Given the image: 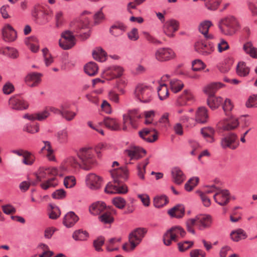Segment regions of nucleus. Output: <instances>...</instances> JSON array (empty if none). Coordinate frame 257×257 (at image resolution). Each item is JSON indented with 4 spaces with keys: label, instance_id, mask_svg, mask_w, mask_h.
<instances>
[{
    "label": "nucleus",
    "instance_id": "obj_58",
    "mask_svg": "<svg viewBox=\"0 0 257 257\" xmlns=\"http://www.w3.org/2000/svg\"><path fill=\"white\" fill-rule=\"evenodd\" d=\"M199 182V178L198 177H194L191 178L185 184V189L187 191H191L194 188L197 186Z\"/></svg>",
    "mask_w": 257,
    "mask_h": 257
},
{
    "label": "nucleus",
    "instance_id": "obj_54",
    "mask_svg": "<svg viewBox=\"0 0 257 257\" xmlns=\"http://www.w3.org/2000/svg\"><path fill=\"white\" fill-rule=\"evenodd\" d=\"M57 138L60 143L65 144L68 141V132L66 130H63L58 132Z\"/></svg>",
    "mask_w": 257,
    "mask_h": 257
},
{
    "label": "nucleus",
    "instance_id": "obj_63",
    "mask_svg": "<svg viewBox=\"0 0 257 257\" xmlns=\"http://www.w3.org/2000/svg\"><path fill=\"white\" fill-rule=\"evenodd\" d=\"M3 53L12 58H16L18 56V52L17 50L13 48L6 47L3 49Z\"/></svg>",
    "mask_w": 257,
    "mask_h": 257
},
{
    "label": "nucleus",
    "instance_id": "obj_44",
    "mask_svg": "<svg viewBox=\"0 0 257 257\" xmlns=\"http://www.w3.org/2000/svg\"><path fill=\"white\" fill-rule=\"evenodd\" d=\"M120 241V238H112L109 239L105 243L107 251L111 252L118 250V247L116 245V243Z\"/></svg>",
    "mask_w": 257,
    "mask_h": 257
},
{
    "label": "nucleus",
    "instance_id": "obj_57",
    "mask_svg": "<svg viewBox=\"0 0 257 257\" xmlns=\"http://www.w3.org/2000/svg\"><path fill=\"white\" fill-rule=\"evenodd\" d=\"M24 130L31 134L37 133L39 131V126L38 123L31 122L26 124Z\"/></svg>",
    "mask_w": 257,
    "mask_h": 257
},
{
    "label": "nucleus",
    "instance_id": "obj_39",
    "mask_svg": "<svg viewBox=\"0 0 257 257\" xmlns=\"http://www.w3.org/2000/svg\"><path fill=\"white\" fill-rule=\"evenodd\" d=\"M60 108L62 109L61 116L67 121L72 120L76 115V113L67 109L68 106L65 105H61Z\"/></svg>",
    "mask_w": 257,
    "mask_h": 257
},
{
    "label": "nucleus",
    "instance_id": "obj_18",
    "mask_svg": "<svg viewBox=\"0 0 257 257\" xmlns=\"http://www.w3.org/2000/svg\"><path fill=\"white\" fill-rule=\"evenodd\" d=\"M125 154L131 160H138L142 158L146 153L143 149L136 146H131L125 151Z\"/></svg>",
    "mask_w": 257,
    "mask_h": 257
},
{
    "label": "nucleus",
    "instance_id": "obj_64",
    "mask_svg": "<svg viewBox=\"0 0 257 257\" xmlns=\"http://www.w3.org/2000/svg\"><path fill=\"white\" fill-rule=\"evenodd\" d=\"M51 212L49 214V217L52 219H56L59 217L60 215V211L59 208L53 204L49 205Z\"/></svg>",
    "mask_w": 257,
    "mask_h": 257
},
{
    "label": "nucleus",
    "instance_id": "obj_29",
    "mask_svg": "<svg viewBox=\"0 0 257 257\" xmlns=\"http://www.w3.org/2000/svg\"><path fill=\"white\" fill-rule=\"evenodd\" d=\"M171 175L173 181L176 184H181L185 179V176L182 171L178 167L172 169Z\"/></svg>",
    "mask_w": 257,
    "mask_h": 257
},
{
    "label": "nucleus",
    "instance_id": "obj_60",
    "mask_svg": "<svg viewBox=\"0 0 257 257\" xmlns=\"http://www.w3.org/2000/svg\"><path fill=\"white\" fill-rule=\"evenodd\" d=\"M42 52L45 65L46 66H49L53 62V58L49 53V50L47 48H44L42 50Z\"/></svg>",
    "mask_w": 257,
    "mask_h": 257
},
{
    "label": "nucleus",
    "instance_id": "obj_42",
    "mask_svg": "<svg viewBox=\"0 0 257 257\" xmlns=\"http://www.w3.org/2000/svg\"><path fill=\"white\" fill-rule=\"evenodd\" d=\"M230 235L231 239L234 241H238L241 239H245L247 236L244 231L240 228L232 231Z\"/></svg>",
    "mask_w": 257,
    "mask_h": 257
},
{
    "label": "nucleus",
    "instance_id": "obj_21",
    "mask_svg": "<svg viewBox=\"0 0 257 257\" xmlns=\"http://www.w3.org/2000/svg\"><path fill=\"white\" fill-rule=\"evenodd\" d=\"M10 107L16 110L26 109L28 107V103L19 96L12 97L9 101Z\"/></svg>",
    "mask_w": 257,
    "mask_h": 257
},
{
    "label": "nucleus",
    "instance_id": "obj_45",
    "mask_svg": "<svg viewBox=\"0 0 257 257\" xmlns=\"http://www.w3.org/2000/svg\"><path fill=\"white\" fill-rule=\"evenodd\" d=\"M93 57L94 59L100 62H104L106 60V53L101 48H96L92 53Z\"/></svg>",
    "mask_w": 257,
    "mask_h": 257
},
{
    "label": "nucleus",
    "instance_id": "obj_14",
    "mask_svg": "<svg viewBox=\"0 0 257 257\" xmlns=\"http://www.w3.org/2000/svg\"><path fill=\"white\" fill-rule=\"evenodd\" d=\"M194 48L196 52L204 56L209 55L214 50V46L212 43H207L202 40L196 42L195 44Z\"/></svg>",
    "mask_w": 257,
    "mask_h": 257
},
{
    "label": "nucleus",
    "instance_id": "obj_17",
    "mask_svg": "<svg viewBox=\"0 0 257 257\" xmlns=\"http://www.w3.org/2000/svg\"><path fill=\"white\" fill-rule=\"evenodd\" d=\"M85 182L90 189L97 190L101 187L102 179L95 174L89 173L86 176Z\"/></svg>",
    "mask_w": 257,
    "mask_h": 257
},
{
    "label": "nucleus",
    "instance_id": "obj_23",
    "mask_svg": "<svg viewBox=\"0 0 257 257\" xmlns=\"http://www.w3.org/2000/svg\"><path fill=\"white\" fill-rule=\"evenodd\" d=\"M81 163H79L77 160L74 157H69L67 158L63 164L60 167V175H62V173L69 170V166L75 168L78 166L80 167Z\"/></svg>",
    "mask_w": 257,
    "mask_h": 257
},
{
    "label": "nucleus",
    "instance_id": "obj_16",
    "mask_svg": "<svg viewBox=\"0 0 257 257\" xmlns=\"http://www.w3.org/2000/svg\"><path fill=\"white\" fill-rule=\"evenodd\" d=\"M194 95L191 90L186 89L176 100V105L180 106L188 105L194 102Z\"/></svg>",
    "mask_w": 257,
    "mask_h": 257
},
{
    "label": "nucleus",
    "instance_id": "obj_33",
    "mask_svg": "<svg viewBox=\"0 0 257 257\" xmlns=\"http://www.w3.org/2000/svg\"><path fill=\"white\" fill-rule=\"evenodd\" d=\"M44 146L41 150V152L46 156L49 161H55V157L54 155V151L51 144L48 141H43Z\"/></svg>",
    "mask_w": 257,
    "mask_h": 257
},
{
    "label": "nucleus",
    "instance_id": "obj_62",
    "mask_svg": "<svg viewBox=\"0 0 257 257\" xmlns=\"http://www.w3.org/2000/svg\"><path fill=\"white\" fill-rule=\"evenodd\" d=\"M127 82L126 79L124 78L119 79L116 82V88L121 94H123L125 92L124 88L127 85Z\"/></svg>",
    "mask_w": 257,
    "mask_h": 257
},
{
    "label": "nucleus",
    "instance_id": "obj_55",
    "mask_svg": "<svg viewBox=\"0 0 257 257\" xmlns=\"http://www.w3.org/2000/svg\"><path fill=\"white\" fill-rule=\"evenodd\" d=\"M149 163V159L145 160L144 162L139 164L138 166V176L141 179H144V174L146 172V167Z\"/></svg>",
    "mask_w": 257,
    "mask_h": 257
},
{
    "label": "nucleus",
    "instance_id": "obj_13",
    "mask_svg": "<svg viewBox=\"0 0 257 257\" xmlns=\"http://www.w3.org/2000/svg\"><path fill=\"white\" fill-rule=\"evenodd\" d=\"M90 18L91 13L90 12L87 11L83 12L80 16L79 20L74 24V32L78 33L79 30L88 29Z\"/></svg>",
    "mask_w": 257,
    "mask_h": 257
},
{
    "label": "nucleus",
    "instance_id": "obj_22",
    "mask_svg": "<svg viewBox=\"0 0 257 257\" xmlns=\"http://www.w3.org/2000/svg\"><path fill=\"white\" fill-rule=\"evenodd\" d=\"M214 201L221 206L227 204L229 201V192L226 190L219 189L213 195Z\"/></svg>",
    "mask_w": 257,
    "mask_h": 257
},
{
    "label": "nucleus",
    "instance_id": "obj_2",
    "mask_svg": "<svg viewBox=\"0 0 257 257\" xmlns=\"http://www.w3.org/2000/svg\"><path fill=\"white\" fill-rule=\"evenodd\" d=\"M147 230L144 228H138L134 230L128 236V242L124 243L122 249L126 251H131L141 242L144 237Z\"/></svg>",
    "mask_w": 257,
    "mask_h": 257
},
{
    "label": "nucleus",
    "instance_id": "obj_32",
    "mask_svg": "<svg viewBox=\"0 0 257 257\" xmlns=\"http://www.w3.org/2000/svg\"><path fill=\"white\" fill-rule=\"evenodd\" d=\"M107 209L106 204L104 202L97 201L90 206L89 211L91 214L97 215L103 213Z\"/></svg>",
    "mask_w": 257,
    "mask_h": 257
},
{
    "label": "nucleus",
    "instance_id": "obj_50",
    "mask_svg": "<svg viewBox=\"0 0 257 257\" xmlns=\"http://www.w3.org/2000/svg\"><path fill=\"white\" fill-rule=\"evenodd\" d=\"M243 50L253 58H257V48L253 47L250 42H247L243 45Z\"/></svg>",
    "mask_w": 257,
    "mask_h": 257
},
{
    "label": "nucleus",
    "instance_id": "obj_27",
    "mask_svg": "<svg viewBox=\"0 0 257 257\" xmlns=\"http://www.w3.org/2000/svg\"><path fill=\"white\" fill-rule=\"evenodd\" d=\"M41 75L38 73L33 72L27 75L25 78L26 84L30 87L37 86L41 82Z\"/></svg>",
    "mask_w": 257,
    "mask_h": 257
},
{
    "label": "nucleus",
    "instance_id": "obj_41",
    "mask_svg": "<svg viewBox=\"0 0 257 257\" xmlns=\"http://www.w3.org/2000/svg\"><path fill=\"white\" fill-rule=\"evenodd\" d=\"M150 130L147 128L144 129L139 132V136L143 140L148 142H155L157 139V136L155 134L151 135Z\"/></svg>",
    "mask_w": 257,
    "mask_h": 257
},
{
    "label": "nucleus",
    "instance_id": "obj_52",
    "mask_svg": "<svg viewBox=\"0 0 257 257\" xmlns=\"http://www.w3.org/2000/svg\"><path fill=\"white\" fill-rule=\"evenodd\" d=\"M185 224L187 231L193 234H195V231L194 227L195 226H197V220H196V217L188 219L186 221Z\"/></svg>",
    "mask_w": 257,
    "mask_h": 257
},
{
    "label": "nucleus",
    "instance_id": "obj_40",
    "mask_svg": "<svg viewBox=\"0 0 257 257\" xmlns=\"http://www.w3.org/2000/svg\"><path fill=\"white\" fill-rule=\"evenodd\" d=\"M41 182L40 187L45 190H48L50 188L55 187L57 186L58 183L57 179L54 177L44 180Z\"/></svg>",
    "mask_w": 257,
    "mask_h": 257
},
{
    "label": "nucleus",
    "instance_id": "obj_6",
    "mask_svg": "<svg viewBox=\"0 0 257 257\" xmlns=\"http://www.w3.org/2000/svg\"><path fill=\"white\" fill-rule=\"evenodd\" d=\"M185 234V231L181 227H172L164 234V243L167 246H170L172 242L177 241L180 238L184 237Z\"/></svg>",
    "mask_w": 257,
    "mask_h": 257
},
{
    "label": "nucleus",
    "instance_id": "obj_10",
    "mask_svg": "<svg viewBox=\"0 0 257 257\" xmlns=\"http://www.w3.org/2000/svg\"><path fill=\"white\" fill-rule=\"evenodd\" d=\"M61 38L59 40V46L64 50L72 48L76 43V39L73 33L69 30L64 31L61 33Z\"/></svg>",
    "mask_w": 257,
    "mask_h": 257
},
{
    "label": "nucleus",
    "instance_id": "obj_8",
    "mask_svg": "<svg viewBox=\"0 0 257 257\" xmlns=\"http://www.w3.org/2000/svg\"><path fill=\"white\" fill-rule=\"evenodd\" d=\"M141 117V115L137 109L128 110L126 113L122 115L123 118V131H126L127 126L125 124L126 122L129 120L130 125L133 128H137L138 125V120Z\"/></svg>",
    "mask_w": 257,
    "mask_h": 257
},
{
    "label": "nucleus",
    "instance_id": "obj_20",
    "mask_svg": "<svg viewBox=\"0 0 257 257\" xmlns=\"http://www.w3.org/2000/svg\"><path fill=\"white\" fill-rule=\"evenodd\" d=\"M197 227L199 230H204L209 228L212 223V217L207 214H199L196 217Z\"/></svg>",
    "mask_w": 257,
    "mask_h": 257
},
{
    "label": "nucleus",
    "instance_id": "obj_48",
    "mask_svg": "<svg viewBox=\"0 0 257 257\" xmlns=\"http://www.w3.org/2000/svg\"><path fill=\"white\" fill-rule=\"evenodd\" d=\"M54 21L56 28H60L63 25L64 22V13L63 11L58 10L55 12Z\"/></svg>",
    "mask_w": 257,
    "mask_h": 257
},
{
    "label": "nucleus",
    "instance_id": "obj_12",
    "mask_svg": "<svg viewBox=\"0 0 257 257\" xmlns=\"http://www.w3.org/2000/svg\"><path fill=\"white\" fill-rule=\"evenodd\" d=\"M239 145L238 137L233 133H229L221 140L220 145L223 149H236Z\"/></svg>",
    "mask_w": 257,
    "mask_h": 257
},
{
    "label": "nucleus",
    "instance_id": "obj_11",
    "mask_svg": "<svg viewBox=\"0 0 257 257\" xmlns=\"http://www.w3.org/2000/svg\"><path fill=\"white\" fill-rule=\"evenodd\" d=\"M176 56L174 51L167 47L157 49L154 54L155 58L159 62H166L174 58Z\"/></svg>",
    "mask_w": 257,
    "mask_h": 257
},
{
    "label": "nucleus",
    "instance_id": "obj_36",
    "mask_svg": "<svg viewBox=\"0 0 257 257\" xmlns=\"http://www.w3.org/2000/svg\"><path fill=\"white\" fill-rule=\"evenodd\" d=\"M125 31V26L122 23H116L110 28V33L115 37L121 36Z\"/></svg>",
    "mask_w": 257,
    "mask_h": 257
},
{
    "label": "nucleus",
    "instance_id": "obj_53",
    "mask_svg": "<svg viewBox=\"0 0 257 257\" xmlns=\"http://www.w3.org/2000/svg\"><path fill=\"white\" fill-rule=\"evenodd\" d=\"M102 214L99 216V218L100 220L104 223H110L113 222V218L111 216L110 212L108 211V209L105 210Z\"/></svg>",
    "mask_w": 257,
    "mask_h": 257
},
{
    "label": "nucleus",
    "instance_id": "obj_4",
    "mask_svg": "<svg viewBox=\"0 0 257 257\" xmlns=\"http://www.w3.org/2000/svg\"><path fill=\"white\" fill-rule=\"evenodd\" d=\"M77 156L81 161L80 168L85 170H90L95 163L93 151L90 148L81 149Z\"/></svg>",
    "mask_w": 257,
    "mask_h": 257
},
{
    "label": "nucleus",
    "instance_id": "obj_37",
    "mask_svg": "<svg viewBox=\"0 0 257 257\" xmlns=\"http://www.w3.org/2000/svg\"><path fill=\"white\" fill-rule=\"evenodd\" d=\"M223 99L220 96H209L207 99V104L212 109L217 108L222 104Z\"/></svg>",
    "mask_w": 257,
    "mask_h": 257
},
{
    "label": "nucleus",
    "instance_id": "obj_61",
    "mask_svg": "<svg viewBox=\"0 0 257 257\" xmlns=\"http://www.w3.org/2000/svg\"><path fill=\"white\" fill-rule=\"evenodd\" d=\"M113 204L117 208L122 209L126 205V201L121 197H116L112 199Z\"/></svg>",
    "mask_w": 257,
    "mask_h": 257
},
{
    "label": "nucleus",
    "instance_id": "obj_59",
    "mask_svg": "<svg viewBox=\"0 0 257 257\" xmlns=\"http://www.w3.org/2000/svg\"><path fill=\"white\" fill-rule=\"evenodd\" d=\"M221 0H207L205 3L206 8L211 11L216 10L220 5Z\"/></svg>",
    "mask_w": 257,
    "mask_h": 257
},
{
    "label": "nucleus",
    "instance_id": "obj_34",
    "mask_svg": "<svg viewBox=\"0 0 257 257\" xmlns=\"http://www.w3.org/2000/svg\"><path fill=\"white\" fill-rule=\"evenodd\" d=\"M223 86L224 84L220 82L212 83L204 87L203 91L208 96H214L216 91Z\"/></svg>",
    "mask_w": 257,
    "mask_h": 257
},
{
    "label": "nucleus",
    "instance_id": "obj_25",
    "mask_svg": "<svg viewBox=\"0 0 257 257\" xmlns=\"http://www.w3.org/2000/svg\"><path fill=\"white\" fill-rule=\"evenodd\" d=\"M212 26V23L209 20H205L201 22L198 26V30L207 40L213 39L214 36L211 34L208 33V30L210 27Z\"/></svg>",
    "mask_w": 257,
    "mask_h": 257
},
{
    "label": "nucleus",
    "instance_id": "obj_5",
    "mask_svg": "<svg viewBox=\"0 0 257 257\" xmlns=\"http://www.w3.org/2000/svg\"><path fill=\"white\" fill-rule=\"evenodd\" d=\"M153 91L150 85L144 83L138 84L135 89V97L144 103L150 102L153 99Z\"/></svg>",
    "mask_w": 257,
    "mask_h": 257
},
{
    "label": "nucleus",
    "instance_id": "obj_46",
    "mask_svg": "<svg viewBox=\"0 0 257 257\" xmlns=\"http://www.w3.org/2000/svg\"><path fill=\"white\" fill-rule=\"evenodd\" d=\"M158 94L161 100H164L169 96L168 88L166 83H161L158 87Z\"/></svg>",
    "mask_w": 257,
    "mask_h": 257
},
{
    "label": "nucleus",
    "instance_id": "obj_51",
    "mask_svg": "<svg viewBox=\"0 0 257 257\" xmlns=\"http://www.w3.org/2000/svg\"><path fill=\"white\" fill-rule=\"evenodd\" d=\"M88 233L86 231L78 230L74 231L72 237L75 240L83 241L87 239Z\"/></svg>",
    "mask_w": 257,
    "mask_h": 257
},
{
    "label": "nucleus",
    "instance_id": "obj_28",
    "mask_svg": "<svg viewBox=\"0 0 257 257\" xmlns=\"http://www.w3.org/2000/svg\"><path fill=\"white\" fill-rule=\"evenodd\" d=\"M50 115V113L48 112L46 108L42 111L35 113L34 114H26L24 115V118H27L30 120L34 121L38 120L43 121L47 118Z\"/></svg>",
    "mask_w": 257,
    "mask_h": 257
},
{
    "label": "nucleus",
    "instance_id": "obj_43",
    "mask_svg": "<svg viewBox=\"0 0 257 257\" xmlns=\"http://www.w3.org/2000/svg\"><path fill=\"white\" fill-rule=\"evenodd\" d=\"M98 67L97 65L93 62H90L85 65L84 71L89 76H95L98 72Z\"/></svg>",
    "mask_w": 257,
    "mask_h": 257
},
{
    "label": "nucleus",
    "instance_id": "obj_38",
    "mask_svg": "<svg viewBox=\"0 0 257 257\" xmlns=\"http://www.w3.org/2000/svg\"><path fill=\"white\" fill-rule=\"evenodd\" d=\"M168 213L172 217L181 218L184 214V207L182 205H176L170 209Z\"/></svg>",
    "mask_w": 257,
    "mask_h": 257
},
{
    "label": "nucleus",
    "instance_id": "obj_19",
    "mask_svg": "<svg viewBox=\"0 0 257 257\" xmlns=\"http://www.w3.org/2000/svg\"><path fill=\"white\" fill-rule=\"evenodd\" d=\"M3 39L7 42L15 41L17 38L16 31L10 25H6L2 30Z\"/></svg>",
    "mask_w": 257,
    "mask_h": 257
},
{
    "label": "nucleus",
    "instance_id": "obj_31",
    "mask_svg": "<svg viewBox=\"0 0 257 257\" xmlns=\"http://www.w3.org/2000/svg\"><path fill=\"white\" fill-rule=\"evenodd\" d=\"M79 220V217L74 212L70 211L67 213L64 217L63 223L67 227H72Z\"/></svg>",
    "mask_w": 257,
    "mask_h": 257
},
{
    "label": "nucleus",
    "instance_id": "obj_30",
    "mask_svg": "<svg viewBox=\"0 0 257 257\" xmlns=\"http://www.w3.org/2000/svg\"><path fill=\"white\" fill-rule=\"evenodd\" d=\"M238 120L236 118L225 119L219 122L220 127L224 131H231L238 125Z\"/></svg>",
    "mask_w": 257,
    "mask_h": 257
},
{
    "label": "nucleus",
    "instance_id": "obj_1",
    "mask_svg": "<svg viewBox=\"0 0 257 257\" xmlns=\"http://www.w3.org/2000/svg\"><path fill=\"white\" fill-rule=\"evenodd\" d=\"M112 182H109L105 188V192L109 194H125L128 192L127 187L123 183L128 177L125 168L120 167L110 171Z\"/></svg>",
    "mask_w": 257,
    "mask_h": 257
},
{
    "label": "nucleus",
    "instance_id": "obj_56",
    "mask_svg": "<svg viewBox=\"0 0 257 257\" xmlns=\"http://www.w3.org/2000/svg\"><path fill=\"white\" fill-rule=\"evenodd\" d=\"M168 200L165 196H157L154 199V205L157 208H160L166 205Z\"/></svg>",
    "mask_w": 257,
    "mask_h": 257
},
{
    "label": "nucleus",
    "instance_id": "obj_9",
    "mask_svg": "<svg viewBox=\"0 0 257 257\" xmlns=\"http://www.w3.org/2000/svg\"><path fill=\"white\" fill-rule=\"evenodd\" d=\"M60 171L55 167H40L36 175V182H32L35 185L38 182H42L48 179L49 176H55L60 175Z\"/></svg>",
    "mask_w": 257,
    "mask_h": 257
},
{
    "label": "nucleus",
    "instance_id": "obj_35",
    "mask_svg": "<svg viewBox=\"0 0 257 257\" xmlns=\"http://www.w3.org/2000/svg\"><path fill=\"white\" fill-rule=\"evenodd\" d=\"M103 123L105 126L112 131H119L120 127L116 118L106 117L104 118Z\"/></svg>",
    "mask_w": 257,
    "mask_h": 257
},
{
    "label": "nucleus",
    "instance_id": "obj_3",
    "mask_svg": "<svg viewBox=\"0 0 257 257\" xmlns=\"http://www.w3.org/2000/svg\"><path fill=\"white\" fill-rule=\"evenodd\" d=\"M218 27L222 34L231 36L235 33L238 27V24L234 17L228 16L220 20Z\"/></svg>",
    "mask_w": 257,
    "mask_h": 257
},
{
    "label": "nucleus",
    "instance_id": "obj_47",
    "mask_svg": "<svg viewBox=\"0 0 257 257\" xmlns=\"http://www.w3.org/2000/svg\"><path fill=\"white\" fill-rule=\"evenodd\" d=\"M201 132L203 136L209 142H213V136L214 134V130L210 127H204L201 129Z\"/></svg>",
    "mask_w": 257,
    "mask_h": 257
},
{
    "label": "nucleus",
    "instance_id": "obj_26",
    "mask_svg": "<svg viewBox=\"0 0 257 257\" xmlns=\"http://www.w3.org/2000/svg\"><path fill=\"white\" fill-rule=\"evenodd\" d=\"M209 118L207 109L203 106L199 107L195 112V119L198 123H204Z\"/></svg>",
    "mask_w": 257,
    "mask_h": 257
},
{
    "label": "nucleus",
    "instance_id": "obj_49",
    "mask_svg": "<svg viewBox=\"0 0 257 257\" xmlns=\"http://www.w3.org/2000/svg\"><path fill=\"white\" fill-rule=\"evenodd\" d=\"M236 72L239 76L244 77L248 74L249 72V69L246 65L245 63L241 62L237 65Z\"/></svg>",
    "mask_w": 257,
    "mask_h": 257
},
{
    "label": "nucleus",
    "instance_id": "obj_7",
    "mask_svg": "<svg viewBox=\"0 0 257 257\" xmlns=\"http://www.w3.org/2000/svg\"><path fill=\"white\" fill-rule=\"evenodd\" d=\"M124 71L119 65H111L105 67L102 72V77L107 80H111L120 77Z\"/></svg>",
    "mask_w": 257,
    "mask_h": 257
},
{
    "label": "nucleus",
    "instance_id": "obj_24",
    "mask_svg": "<svg viewBox=\"0 0 257 257\" xmlns=\"http://www.w3.org/2000/svg\"><path fill=\"white\" fill-rule=\"evenodd\" d=\"M169 78L170 76L169 75H164L162 77V81L165 82L168 80L169 81L170 88L173 92L177 93L183 88L184 84L181 81L176 79L169 80Z\"/></svg>",
    "mask_w": 257,
    "mask_h": 257
},
{
    "label": "nucleus",
    "instance_id": "obj_15",
    "mask_svg": "<svg viewBox=\"0 0 257 257\" xmlns=\"http://www.w3.org/2000/svg\"><path fill=\"white\" fill-rule=\"evenodd\" d=\"M179 27V23L176 20L171 19L167 21L163 27L164 33L170 38L174 37V33L177 31Z\"/></svg>",
    "mask_w": 257,
    "mask_h": 257
}]
</instances>
